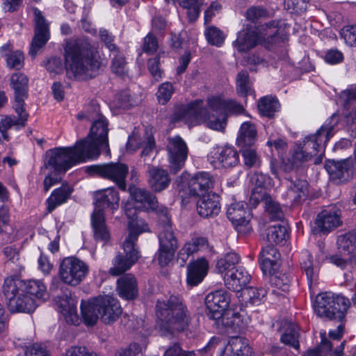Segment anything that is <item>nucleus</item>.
Masks as SVG:
<instances>
[{
  "label": "nucleus",
  "instance_id": "23",
  "mask_svg": "<svg viewBox=\"0 0 356 356\" xmlns=\"http://www.w3.org/2000/svg\"><path fill=\"white\" fill-rule=\"evenodd\" d=\"M289 181L287 185L286 195L292 204H300L307 198L309 194V183L305 179L286 178Z\"/></svg>",
  "mask_w": 356,
  "mask_h": 356
},
{
  "label": "nucleus",
  "instance_id": "52",
  "mask_svg": "<svg viewBox=\"0 0 356 356\" xmlns=\"http://www.w3.org/2000/svg\"><path fill=\"white\" fill-rule=\"evenodd\" d=\"M265 209L271 220H282L284 218L280 204L270 197L265 198Z\"/></svg>",
  "mask_w": 356,
  "mask_h": 356
},
{
  "label": "nucleus",
  "instance_id": "30",
  "mask_svg": "<svg viewBox=\"0 0 356 356\" xmlns=\"http://www.w3.org/2000/svg\"><path fill=\"white\" fill-rule=\"evenodd\" d=\"M300 266L302 270L305 273L307 284L311 290L316 286L318 280L319 265L314 261L312 254L308 250H304L300 255Z\"/></svg>",
  "mask_w": 356,
  "mask_h": 356
},
{
  "label": "nucleus",
  "instance_id": "43",
  "mask_svg": "<svg viewBox=\"0 0 356 356\" xmlns=\"http://www.w3.org/2000/svg\"><path fill=\"white\" fill-rule=\"evenodd\" d=\"M300 332L298 326L290 322L287 325L284 333L280 337V341L282 343L294 348L298 353L300 352Z\"/></svg>",
  "mask_w": 356,
  "mask_h": 356
},
{
  "label": "nucleus",
  "instance_id": "12",
  "mask_svg": "<svg viewBox=\"0 0 356 356\" xmlns=\"http://www.w3.org/2000/svg\"><path fill=\"white\" fill-rule=\"evenodd\" d=\"M230 301L231 295L224 289L211 291L207 295V315L209 319L214 321V324L227 313Z\"/></svg>",
  "mask_w": 356,
  "mask_h": 356
},
{
  "label": "nucleus",
  "instance_id": "40",
  "mask_svg": "<svg viewBox=\"0 0 356 356\" xmlns=\"http://www.w3.org/2000/svg\"><path fill=\"white\" fill-rule=\"evenodd\" d=\"M257 108L261 115L273 118L275 113L279 112L280 104L277 97L265 96L258 101Z\"/></svg>",
  "mask_w": 356,
  "mask_h": 356
},
{
  "label": "nucleus",
  "instance_id": "46",
  "mask_svg": "<svg viewBox=\"0 0 356 356\" xmlns=\"http://www.w3.org/2000/svg\"><path fill=\"white\" fill-rule=\"evenodd\" d=\"M267 291L263 288L249 287L242 293L243 301L246 305H259L264 301Z\"/></svg>",
  "mask_w": 356,
  "mask_h": 356
},
{
  "label": "nucleus",
  "instance_id": "63",
  "mask_svg": "<svg viewBox=\"0 0 356 356\" xmlns=\"http://www.w3.org/2000/svg\"><path fill=\"white\" fill-rule=\"evenodd\" d=\"M245 111V108L242 104L234 99H225V119L229 115H239Z\"/></svg>",
  "mask_w": 356,
  "mask_h": 356
},
{
  "label": "nucleus",
  "instance_id": "57",
  "mask_svg": "<svg viewBox=\"0 0 356 356\" xmlns=\"http://www.w3.org/2000/svg\"><path fill=\"white\" fill-rule=\"evenodd\" d=\"M99 38L111 54L120 53L119 48L114 43L115 36L108 30L104 28L100 29Z\"/></svg>",
  "mask_w": 356,
  "mask_h": 356
},
{
  "label": "nucleus",
  "instance_id": "56",
  "mask_svg": "<svg viewBox=\"0 0 356 356\" xmlns=\"http://www.w3.org/2000/svg\"><path fill=\"white\" fill-rule=\"evenodd\" d=\"M274 273L275 271H273L270 275H268L269 282L271 286H275L282 291H287L291 282L289 276L286 274H275Z\"/></svg>",
  "mask_w": 356,
  "mask_h": 356
},
{
  "label": "nucleus",
  "instance_id": "53",
  "mask_svg": "<svg viewBox=\"0 0 356 356\" xmlns=\"http://www.w3.org/2000/svg\"><path fill=\"white\" fill-rule=\"evenodd\" d=\"M175 92V88L171 82L165 81L161 83L156 93V98L161 104H167Z\"/></svg>",
  "mask_w": 356,
  "mask_h": 356
},
{
  "label": "nucleus",
  "instance_id": "21",
  "mask_svg": "<svg viewBox=\"0 0 356 356\" xmlns=\"http://www.w3.org/2000/svg\"><path fill=\"white\" fill-rule=\"evenodd\" d=\"M243 202L232 204L227 210V216L238 232L247 233L250 230V211L245 207Z\"/></svg>",
  "mask_w": 356,
  "mask_h": 356
},
{
  "label": "nucleus",
  "instance_id": "9",
  "mask_svg": "<svg viewBox=\"0 0 356 356\" xmlns=\"http://www.w3.org/2000/svg\"><path fill=\"white\" fill-rule=\"evenodd\" d=\"M350 305L344 296L325 292L316 297L314 310L320 317L342 321Z\"/></svg>",
  "mask_w": 356,
  "mask_h": 356
},
{
  "label": "nucleus",
  "instance_id": "24",
  "mask_svg": "<svg viewBox=\"0 0 356 356\" xmlns=\"http://www.w3.org/2000/svg\"><path fill=\"white\" fill-rule=\"evenodd\" d=\"M209 262L204 258H198L191 261L187 266L186 282L191 286H197L207 276Z\"/></svg>",
  "mask_w": 356,
  "mask_h": 356
},
{
  "label": "nucleus",
  "instance_id": "62",
  "mask_svg": "<svg viewBox=\"0 0 356 356\" xmlns=\"http://www.w3.org/2000/svg\"><path fill=\"white\" fill-rule=\"evenodd\" d=\"M152 211H155L156 215L159 218V223L160 225L161 228H165L166 227H172L171 218L169 213L168 209L165 206H159L155 209H152Z\"/></svg>",
  "mask_w": 356,
  "mask_h": 356
},
{
  "label": "nucleus",
  "instance_id": "47",
  "mask_svg": "<svg viewBox=\"0 0 356 356\" xmlns=\"http://www.w3.org/2000/svg\"><path fill=\"white\" fill-rule=\"evenodd\" d=\"M24 292L37 299H42L47 294V288L40 280H29L24 281Z\"/></svg>",
  "mask_w": 356,
  "mask_h": 356
},
{
  "label": "nucleus",
  "instance_id": "2",
  "mask_svg": "<svg viewBox=\"0 0 356 356\" xmlns=\"http://www.w3.org/2000/svg\"><path fill=\"white\" fill-rule=\"evenodd\" d=\"M225 99L220 95L209 97L207 99V108L204 106L202 99L177 105L170 115V120L173 123L183 121L189 126L197 125L203 120L209 129L223 131L227 125L225 119Z\"/></svg>",
  "mask_w": 356,
  "mask_h": 356
},
{
  "label": "nucleus",
  "instance_id": "4",
  "mask_svg": "<svg viewBox=\"0 0 356 356\" xmlns=\"http://www.w3.org/2000/svg\"><path fill=\"white\" fill-rule=\"evenodd\" d=\"M157 325L162 334L184 331L188 325L189 316L181 298L172 295L168 299H159L155 306Z\"/></svg>",
  "mask_w": 356,
  "mask_h": 356
},
{
  "label": "nucleus",
  "instance_id": "10",
  "mask_svg": "<svg viewBox=\"0 0 356 356\" xmlns=\"http://www.w3.org/2000/svg\"><path fill=\"white\" fill-rule=\"evenodd\" d=\"M86 172L90 176H97L113 182L122 192L127 191V177L129 167L120 162H109L86 166Z\"/></svg>",
  "mask_w": 356,
  "mask_h": 356
},
{
  "label": "nucleus",
  "instance_id": "41",
  "mask_svg": "<svg viewBox=\"0 0 356 356\" xmlns=\"http://www.w3.org/2000/svg\"><path fill=\"white\" fill-rule=\"evenodd\" d=\"M240 257L234 252H229L218 259L216 269L224 277L238 268Z\"/></svg>",
  "mask_w": 356,
  "mask_h": 356
},
{
  "label": "nucleus",
  "instance_id": "25",
  "mask_svg": "<svg viewBox=\"0 0 356 356\" xmlns=\"http://www.w3.org/2000/svg\"><path fill=\"white\" fill-rule=\"evenodd\" d=\"M281 257L278 250L273 245L264 248L259 254V266L264 275H270L278 267L277 262Z\"/></svg>",
  "mask_w": 356,
  "mask_h": 356
},
{
  "label": "nucleus",
  "instance_id": "3",
  "mask_svg": "<svg viewBox=\"0 0 356 356\" xmlns=\"http://www.w3.org/2000/svg\"><path fill=\"white\" fill-rule=\"evenodd\" d=\"M126 216L129 219L128 223L129 235L122 245L124 256L118 254L113 261V266L110 268L112 275L118 276L129 270L138 259L139 252L135 248V243L138 236L149 231L148 225L142 218L136 216V209L131 203L124 205Z\"/></svg>",
  "mask_w": 356,
  "mask_h": 356
},
{
  "label": "nucleus",
  "instance_id": "20",
  "mask_svg": "<svg viewBox=\"0 0 356 356\" xmlns=\"http://www.w3.org/2000/svg\"><path fill=\"white\" fill-rule=\"evenodd\" d=\"M341 211L336 206H328L322 210L315 219V231L320 234H328L342 224Z\"/></svg>",
  "mask_w": 356,
  "mask_h": 356
},
{
  "label": "nucleus",
  "instance_id": "60",
  "mask_svg": "<svg viewBox=\"0 0 356 356\" xmlns=\"http://www.w3.org/2000/svg\"><path fill=\"white\" fill-rule=\"evenodd\" d=\"M113 54V58L111 63L112 72L119 76H122L124 74L127 72V63L125 61V58L122 55H120L119 53Z\"/></svg>",
  "mask_w": 356,
  "mask_h": 356
},
{
  "label": "nucleus",
  "instance_id": "44",
  "mask_svg": "<svg viewBox=\"0 0 356 356\" xmlns=\"http://www.w3.org/2000/svg\"><path fill=\"white\" fill-rule=\"evenodd\" d=\"M1 51L10 69L19 70L22 67V53L20 51H13L12 45L6 44L1 48Z\"/></svg>",
  "mask_w": 356,
  "mask_h": 356
},
{
  "label": "nucleus",
  "instance_id": "38",
  "mask_svg": "<svg viewBox=\"0 0 356 356\" xmlns=\"http://www.w3.org/2000/svg\"><path fill=\"white\" fill-rule=\"evenodd\" d=\"M209 247L208 240L205 237L193 238L186 242L178 252V259L185 263L194 252L207 250Z\"/></svg>",
  "mask_w": 356,
  "mask_h": 356
},
{
  "label": "nucleus",
  "instance_id": "28",
  "mask_svg": "<svg viewBox=\"0 0 356 356\" xmlns=\"http://www.w3.org/2000/svg\"><path fill=\"white\" fill-rule=\"evenodd\" d=\"M250 280V275L242 266H238L236 269L223 277L226 287L229 290L235 292L243 290Z\"/></svg>",
  "mask_w": 356,
  "mask_h": 356
},
{
  "label": "nucleus",
  "instance_id": "55",
  "mask_svg": "<svg viewBox=\"0 0 356 356\" xmlns=\"http://www.w3.org/2000/svg\"><path fill=\"white\" fill-rule=\"evenodd\" d=\"M321 342L318 347L309 350L302 356H326V354L331 351L333 346L330 340L326 338L325 332H321Z\"/></svg>",
  "mask_w": 356,
  "mask_h": 356
},
{
  "label": "nucleus",
  "instance_id": "1",
  "mask_svg": "<svg viewBox=\"0 0 356 356\" xmlns=\"http://www.w3.org/2000/svg\"><path fill=\"white\" fill-rule=\"evenodd\" d=\"M64 64L59 56L48 58L44 66L49 72L60 73L63 68L69 79H91L99 70L101 62L98 51L85 38L65 39L63 44Z\"/></svg>",
  "mask_w": 356,
  "mask_h": 356
},
{
  "label": "nucleus",
  "instance_id": "11",
  "mask_svg": "<svg viewBox=\"0 0 356 356\" xmlns=\"http://www.w3.org/2000/svg\"><path fill=\"white\" fill-rule=\"evenodd\" d=\"M88 273V265L76 257H66L60 264V278L67 285L77 286L86 277Z\"/></svg>",
  "mask_w": 356,
  "mask_h": 356
},
{
  "label": "nucleus",
  "instance_id": "48",
  "mask_svg": "<svg viewBox=\"0 0 356 356\" xmlns=\"http://www.w3.org/2000/svg\"><path fill=\"white\" fill-rule=\"evenodd\" d=\"M203 4V0H181L179 5L186 10V15L190 22H194L199 17L200 7Z\"/></svg>",
  "mask_w": 356,
  "mask_h": 356
},
{
  "label": "nucleus",
  "instance_id": "7",
  "mask_svg": "<svg viewBox=\"0 0 356 356\" xmlns=\"http://www.w3.org/2000/svg\"><path fill=\"white\" fill-rule=\"evenodd\" d=\"M95 112V117L88 136L77 141L81 147L86 152L90 160L96 159L100 155L101 151L109 152L108 147V122L107 119L99 113L98 106H92Z\"/></svg>",
  "mask_w": 356,
  "mask_h": 356
},
{
  "label": "nucleus",
  "instance_id": "35",
  "mask_svg": "<svg viewBox=\"0 0 356 356\" xmlns=\"http://www.w3.org/2000/svg\"><path fill=\"white\" fill-rule=\"evenodd\" d=\"M127 191H129L132 200L140 203L147 210L155 209L158 207L156 196L145 189L137 188L131 184Z\"/></svg>",
  "mask_w": 356,
  "mask_h": 356
},
{
  "label": "nucleus",
  "instance_id": "5",
  "mask_svg": "<svg viewBox=\"0 0 356 356\" xmlns=\"http://www.w3.org/2000/svg\"><path fill=\"white\" fill-rule=\"evenodd\" d=\"M81 317L87 326L95 325L100 316L106 324L115 322L122 314L118 300L113 296L104 295L92 298L81 303Z\"/></svg>",
  "mask_w": 356,
  "mask_h": 356
},
{
  "label": "nucleus",
  "instance_id": "59",
  "mask_svg": "<svg viewBox=\"0 0 356 356\" xmlns=\"http://www.w3.org/2000/svg\"><path fill=\"white\" fill-rule=\"evenodd\" d=\"M284 7L291 13L301 14L307 7L306 0H284Z\"/></svg>",
  "mask_w": 356,
  "mask_h": 356
},
{
  "label": "nucleus",
  "instance_id": "42",
  "mask_svg": "<svg viewBox=\"0 0 356 356\" xmlns=\"http://www.w3.org/2000/svg\"><path fill=\"white\" fill-rule=\"evenodd\" d=\"M10 86L14 90L13 108L17 113L22 112V74L15 72L10 76Z\"/></svg>",
  "mask_w": 356,
  "mask_h": 356
},
{
  "label": "nucleus",
  "instance_id": "16",
  "mask_svg": "<svg viewBox=\"0 0 356 356\" xmlns=\"http://www.w3.org/2000/svg\"><path fill=\"white\" fill-rule=\"evenodd\" d=\"M168 159L170 172L177 173L184 165L188 156V147L185 141L176 136L168 139L167 145Z\"/></svg>",
  "mask_w": 356,
  "mask_h": 356
},
{
  "label": "nucleus",
  "instance_id": "61",
  "mask_svg": "<svg viewBox=\"0 0 356 356\" xmlns=\"http://www.w3.org/2000/svg\"><path fill=\"white\" fill-rule=\"evenodd\" d=\"M160 56L149 58L147 60V68L155 81H159L162 78L163 72L160 67Z\"/></svg>",
  "mask_w": 356,
  "mask_h": 356
},
{
  "label": "nucleus",
  "instance_id": "32",
  "mask_svg": "<svg viewBox=\"0 0 356 356\" xmlns=\"http://www.w3.org/2000/svg\"><path fill=\"white\" fill-rule=\"evenodd\" d=\"M214 325L218 329L241 332L245 328L247 321L239 313L228 311Z\"/></svg>",
  "mask_w": 356,
  "mask_h": 356
},
{
  "label": "nucleus",
  "instance_id": "13",
  "mask_svg": "<svg viewBox=\"0 0 356 356\" xmlns=\"http://www.w3.org/2000/svg\"><path fill=\"white\" fill-rule=\"evenodd\" d=\"M209 163L216 169H232L240 162L239 154L232 145H218L208 154Z\"/></svg>",
  "mask_w": 356,
  "mask_h": 356
},
{
  "label": "nucleus",
  "instance_id": "54",
  "mask_svg": "<svg viewBox=\"0 0 356 356\" xmlns=\"http://www.w3.org/2000/svg\"><path fill=\"white\" fill-rule=\"evenodd\" d=\"M241 149L243 162L245 166L248 168H253L260 165V159L258 156L255 149L253 148L252 146H248Z\"/></svg>",
  "mask_w": 356,
  "mask_h": 356
},
{
  "label": "nucleus",
  "instance_id": "22",
  "mask_svg": "<svg viewBox=\"0 0 356 356\" xmlns=\"http://www.w3.org/2000/svg\"><path fill=\"white\" fill-rule=\"evenodd\" d=\"M95 210L93 212H104L108 209L113 213L119 207L120 195L115 187H108L95 193Z\"/></svg>",
  "mask_w": 356,
  "mask_h": 356
},
{
  "label": "nucleus",
  "instance_id": "34",
  "mask_svg": "<svg viewBox=\"0 0 356 356\" xmlns=\"http://www.w3.org/2000/svg\"><path fill=\"white\" fill-rule=\"evenodd\" d=\"M252 353V348L248 340L242 337H232L225 347L222 356H249Z\"/></svg>",
  "mask_w": 356,
  "mask_h": 356
},
{
  "label": "nucleus",
  "instance_id": "8",
  "mask_svg": "<svg viewBox=\"0 0 356 356\" xmlns=\"http://www.w3.org/2000/svg\"><path fill=\"white\" fill-rule=\"evenodd\" d=\"M90 160L76 142L73 146L58 147L45 153L44 165L56 174L65 173L72 167Z\"/></svg>",
  "mask_w": 356,
  "mask_h": 356
},
{
  "label": "nucleus",
  "instance_id": "17",
  "mask_svg": "<svg viewBox=\"0 0 356 356\" xmlns=\"http://www.w3.org/2000/svg\"><path fill=\"white\" fill-rule=\"evenodd\" d=\"M181 179H188L189 194L193 196H201L211 193V190L215 184L214 177L208 172L199 171L193 175L183 172Z\"/></svg>",
  "mask_w": 356,
  "mask_h": 356
},
{
  "label": "nucleus",
  "instance_id": "39",
  "mask_svg": "<svg viewBox=\"0 0 356 356\" xmlns=\"http://www.w3.org/2000/svg\"><path fill=\"white\" fill-rule=\"evenodd\" d=\"M257 138V130L254 124L249 122H243L240 127L236 138V145L241 148L252 146Z\"/></svg>",
  "mask_w": 356,
  "mask_h": 356
},
{
  "label": "nucleus",
  "instance_id": "29",
  "mask_svg": "<svg viewBox=\"0 0 356 356\" xmlns=\"http://www.w3.org/2000/svg\"><path fill=\"white\" fill-rule=\"evenodd\" d=\"M148 164V184L155 193L165 190L170 185L171 179L167 170Z\"/></svg>",
  "mask_w": 356,
  "mask_h": 356
},
{
  "label": "nucleus",
  "instance_id": "36",
  "mask_svg": "<svg viewBox=\"0 0 356 356\" xmlns=\"http://www.w3.org/2000/svg\"><path fill=\"white\" fill-rule=\"evenodd\" d=\"M259 42V35L252 29H243L238 32L236 40L233 42L239 52H246L254 48Z\"/></svg>",
  "mask_w": 356,
  "mask_h": 356
},
{
  "label": "nucleus",
  "instance_id": "14",
  "mask_svg": "<svg viewBox=\"0 0 356 356\" xmlns=\"http://www.w3.org/2000/svg\"><path fill=\"white\" fill-rule=\"evenodd\" d=\"M34 14V36L32 39L29 55L34 58L38 51L45 46L50 39L49 24L42 15V12L35 7L31 8Z\"/></svg>",
  "mask_w": 356,
  "mask_h": 356
},
{
  "label": "nucleus",
  "instance_id": "31",
  "mask_svg": "<svg viewBox=\"0 0 356 356\" xmlns=\"http://www.w3.org/2000/svg\"><path fill=\"white\" fill-rule=\"evenodd\" d=\"M117 292L122 299L131 300L136 298L138 290L135 277L131 274H125L119 277L117 280Z\"/></svg>",
  "mask_w": 356,
  "mask_h": 356
},
{
  "label": "nucleus",
  "instance_id": "37",
  "mask_svg": "<svg viewBox=\"0 0 356 356\" xmlns=\"http://www.w3.org/2000/svg\"><path fill=\"white\" fill-rule=\"evenodd\" d=\"M73 188L69 184H62L61 186L54 189L47 198V209L53 211L58 206L65 203L71 196Z\"/></svg>",
  "mask_w": 356,
  "mask_h": 356
},
{
  "label": "nucleus",
  "instance_id": "33",
  "mask_svg": "<svg viewBox=\"0 0 356 356\" xmlns=\"http://www.w3.org/2000/svg\"><path fill=\"white\" fill-rule=\"evenodd\" d=\"M91 226L94 238L97 242L106 244L109 241L111 235L106 224L104 212H92L91 215Z\"/></svg>",
  "mask_w": 356,
  "mask_h": 356
},
{
  "label": "nucleus",
  "instance_id": "51",
  "mask_svg": "<svg viewBox=\"0 0 356 356\" xmlns=\"http://www.w3.org/2000/svg\"><path fill=\"white\" fill-rule=\"evenodd\" d=\"M236 92L239 96L247 97L250 91L251 86L249 74L247 71L238 73L236 79Z\"/></svg>",
  "mask_w": 356,
  "mask_h": 356
},
{
  "label": "nucleus",
  "instance_id": "6",
  "mask_svg": "<svg viewBox=\"0 0 356 356\" xmlns=\"http://www.w3.org/2000/svg\"><path fill=\"white\" fill-rule=\"evenodd\" d=\"M338 124V117L333 114L327 118L314 134L306 136L303 144L295 150L294 160L307 161L318 153H323L327 143L334 135V129Z\"/></svg>",
  "mask_w": 356,
  "mask_h": 356
},
{
  "label": "nucleus",
  "instance_id": "26",
  "mask_svg": "<svg viewBox=\"0 0 356 356\" xmlns=\"http://www.w3.org/2000/svg\"><path fill=\"white\" fill-rule=\"evenodd\" d=\"M197 211L203 218L217 216L220 211V197L215 193L201 195L197 202Z\"/></svg>",
  "mask_w": 356,
  "mask_h": 356
},
{
  "label": "nucleus",
  "instance_id": "45",
  "mask_svg": "<svg viewBox=\"0 0 356 356\" xmlns=\"http://www.w3.org/2000/svg\"><path fill=\"white\" fill-rule=\"evenodd\" d=\"M338 249L341 252L351 254L356 249V233L349 231L339 235L337 240Z\"/></svg>",
  "mask_w": 356,
  "mask_h": 356
},
{
  "label": "nucleus",
  "instance_id": "15",
  "mask_svg": "<svg viewBox=\"0 0 356 356\" xmlns=\"http://www.w3.org/2000/svg\"><path fill=\"white\" fill-rule=\"evenodd\" d=\"M159 248L156 253L160 266H167L173 259L178 248L177 240L172 227L161 228L158 234Z\"/></svg>",
  "mask_w": 356,
  "mask_h": 356
},
{
  "label": "nucleus",
  "instance_id": "19",
  "mask_svg": "<svg viewBox=\"0 0 356 356\" xmlns=\"http://www.w3.org/2000/svg\"><path fill=\"white\" fill-rule=\"evenodd\" d=\"M324 168L330 179L335 184H343L353 176L354 165L352 159L348 158L340 161L327 160Z\"/></svg>",
  "mask_w": 356,
  "mask_h": 356
},
{
  "label": "nucleus",
  "instance_id": "18",
  "mask_svg": "<svg viewBox=\"0 0 356 356\" xmlns=\"http://www.w3.org/2000/svg\"><path fill=\"white\" fill-rule=\"evenodd\" d=\"M22 280L19 275L8 277L4 281L3 292L12 313L22 312Z\"/></svg>",
  "mask_w": 356,
  "mask_h": 356
},
{
  "label": "nucleus",
  "instance_id": "64",
  "mask_svg": "<svg viewBox=\"0 0 356 356\" xmlns=\"http://www.w3.org/2000/svg\"><path fill=\"white\" fill-rule=\"evenodd\" d=\"M142 49L143 52L149 55L153 54L157 51L158 41L154 34L149 33L144 38Z\"/></svg>",
  "mask_w": 356,
  "mask_h": 356
},
{
  "label": "nucleus",
  "instance_id": "58",
  "mask_svg": "<svg viewBox=\"0 0 356 356\" xmlns=\"http://www.w3.org/2000/svg\"><path fill=\"white\" fill-rule=\"evenodd\" d=\"M340 35L347 45L356 47V25L344 26L341 29Z\"/></svg>",
  "mask_w": 356,
  "mask_h": 356
},
{
  "label": "nucleus",
  "instance_id": "49",
  "mask_svg": "<svg viewBox=\"0 0 356 356\" xmlns=\"http://www.w3.org/2000/svg\"><path fill=\"white\" fill-rule=\"evenodd\" d=\"M204 35L209 44L218 47L223 44L226 38L223 31L215 26H207L204 30Z\"/></svg>",
  "mask_w": 356,
  "mask_h": 356
},
{
  "label": "nucleus",
  "instance_id": "50",
  "mask_svg": "<svg viewBox=\"0 0 356 356\" xmlns=\"http://www.w3.org/2000/svg\"><path fill=\"white\" fill-rule=\"evenodd\" d=\"M289 237L287 228L285 225H274L268 229L267 240L270 243H282Z\"/></svg>",
  "mask_w": 356,
  "mask_h": 356
},
{
  "label": "nucleus",
  "instance_id": "27",
  "mask_svg": "<svg viewBox=\"0 0 356 356\" xmlns=\"http://www.w3.org/2000/svg\"><path fill=\"white\" fill-rule=\"evenodd\" d=\"M280 22L272 20L265 24L266 29L269 30V35L264 39V45L272 50L275 47L282 46L288 40V34L281 24Z\"/></svg>",
  "mask_w": 356,
  "mask_h": 356
}]
</instances>
